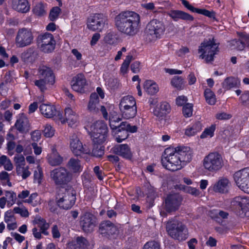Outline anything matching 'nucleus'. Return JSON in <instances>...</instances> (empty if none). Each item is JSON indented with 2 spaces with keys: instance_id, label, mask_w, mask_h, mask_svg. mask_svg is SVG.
<instances>
[{
  "instance_id": "nucleus-1",
  "label": "nucleus",
  "mask_w": 249,
  "mask_h": 249,
  "mask_svg": "<svg viewBox=\"0 0 249 249\" xmlns=\"http://www.w3.org/2000/svg\"><path fill=\"white\" fill-rule=\"evenodd\" d=\"M115 26L120 32L133 36L138 32L141 17L137 13L129 10L122 11L114 18Z\"/></svg>"
},
{
  "instance_id": "nucleus-2",
  "label": "nucleus",
  "mask_w": 249,
  "mask_h": 249,
  "mask_svg": "<svg viewBox=\"0 0 249 249\" xmlns=\"http://www.w3.org/2000/svg\"><path fill=\"white\" fill-rule=\"evenodd\" d=\"M165 31L163 21L153 19L146 25L145 29V38L149 42L155 41L161 38Z\"/></svg>"
},
{
  "instance_id": "nucleus-3",
  "label": "nucleus",
  "mask_w": 249,
  "mask_h": 249,
  "mask_svg": "<svg viewBox=\"0 0 249 249\" xmlns=\"http://www.w3.org/2000/svg\"><path fill=\"white\" fill-rule=\"evenodd\" d=\"M166 230L168 235L174 239L184 241L188 237V231L187 227L178 221L173 220L168 221Z\"/></svg>"
},
{
  "instance_id": "nucleus-4",
  "label": "nucleus",
  "mask_w": 249,
  "mask_h": 249,
  "mask_svg": "<svg viewBox=\"0 0 249 249\" xmlns=\"http://www.w3.org/2000/svg\"><path fill=\"white\" fill-rule=\"evenodd\" d=\"M203 166L205 170L212 173H216L224 166L222 155L217 152H210L202 160Z\"/></svg>"
},
{
  "instance_id": "nucleus-5",
  "label": "nucleus",
  "mask_w": 249,
  "mask_h": 249,
  "mask_svg": "<svg viewBox=\"0 0 249 249\" xmlns=\"http://www.w3.org/2000/svg\"><path fill=\"white\" fill-rule=\"evenodd\" d=\"M198 51L201 53L199 57L205 59L206 62L209 63L213 60L214 55L219 51L218 44L215 43L214 38L205 40L201 43Z\"/></svg>"
},
{
  "instance_id": "nucleus-6",
  "label": "nucleus",
  "mask_w": 249,
  "mask_h": 249,
  "mask_svg": "<svg viewBox=\"0 0 249 249\" xmlns=\"http://www.w3.org/2000/svg\"><path fill=\"white\" fill-rule=\"evenodd\" d=\"M91 138L93 142L103 143L107 137L108 128L102 121H97L90 126Z\"/></svg>"
},
{
  "instance_id": "nucleus-7",
  "label": "nucleus",
  "mask_w": 249,
  "mask_h": 249,
  "mask_svg": "<svg viewBox=\"0 0 249 249\" xmlns=\"http://www.w3.org/2000/svg\"><path fill=\"white\" fill-rule=\"evenodd\" d=\"M56 202L60 208L68 210L74 204L76 196L75 194L65 189H60L56 196Z\"/></svg>"
},
{
  "instance_id": "nucleus-8",
  "label": "nucleus",
  "mask_w": 249,
  "mask_h": 249,
  "mask_svg": "<svg viewBox=\"0 0 249 249\" xmlns=\"http://www.w3.org/2000/svg\"><path fill=\"white\" fill-rule=\"evenodd\" d=\"M169 151L168 149L165 150L164 155L167 156H164L161 159L162 165L167 170L173 172L181 169L183 166L178 155L175 152L168 153Z\"/></svg>"
},
{
  "instance_id": "nucleus-9",
  "label": "nucleus",
  "mask_w": 249,
  "mask_h": 249,
  "mask_svg": "<svg viewBox=\"0 0 249 249\" xmlns=\"http://www.w3.org/2000/svg\"><path fill=\"white\" fill-rule=\"evenodd\" d=\"M37 43L41 51L45 53L53 51L56 44L53 35L49 33L39 35L37 38Z\"/></svg>"
},
{
  "instance_id": "nucleus-10",
  "label": "nucleus",
  "mask_w": 249,
  "mask_h": 249,
  "mask_svg": "<svg viewBox=\"0 0 249 249\" xmlns=\"http://www.w3.org/2000/svg\"><path fill=\"white\" fill-rule=\"evenodd\" d=\"M34 36L30 29L22 28L17 33L15 42L18 47L23 48L31 45L33 41Z\"/></svg>"
},
{
  "instance_id": "nucleus-11",
  "label": "nucleus",
  "mask_w": 249,
  "mask_h": 249,
  "mask_svg": "<svg viewBox=\"0 0 249 249\" xmlns=\"http://www.w3.org/2000/svg\"><path fill=\"white\" fill-rule=\"evenodd\" d=\"M233 177L237 186L244 192L249 194V169L244 168L235 172Z\"/></svg>"
},
{
  "instance_id": "nucleus-12",
  "label": "nucleus",
  "mask_w": 249,
  "mask_h": 249,
  "mask_svg": "<svg viewBox=\"0 0 249 249\" xmlns=\"http://www.w3.org/2000/svg\"><path fill=\"white\" fill-rule=\"evenodd\" d=\"M51 177L56 185H64L71 179L69 172L64 167L54 169L51 172Z\"/></svg>"
},
{
  "instance_id": "nucleus-13",
  "label": "nucleus",
  "mask_w": 249,
  "mask_h": 249,
  "mask_svg": "<svg viewBox=\"0 0 249 249\" xmlns=\"http://www.w3.org/2000/svg\"><path fill=\"white\" fill-rule=\"evenodd\" d=\"M137 131V127L136 125L131 126L126 122H123L119 124V127L115 132V140L118 142H121L126 139L128 136V132L131 133L136 132Z\"/></svg>"
},
{
  "instance_id": "nucleus-14",
  "label": "nucleus",
  "mask_w": 249,
  "mask_h": 249,
  "mask_svg": "<svg viewBox=\"0 0 249 249\" xmlns=\"http://www.w3.org/2000/svg\"><path fill=\"white\" fill-rule=\"evenodd\" d=\"M79 223L83 231L89 233L93 231L96 225V218L91 213L86 212L81 215Z\"/></svg>"
},
{
  "instance_id": "nucleus-15",
  "label": "nucleus",
  "mask_w": 249,
  "mask_h": 249,
  "mask_svg": "<svg viewBox=\"0 0 249 249\" xmlns=\"http://www.w3.org/2000/svg\"><path fill=\"white\" fill-rule=\"evenodd\" d=\"M182 201V197L179 194L168 195L164 200V208L168 213L175 212L179 209Z\"/></svg>"
},
{
  "instance_id": "nucleus-16",
  "label": "nucleus",
  "mask_w": 249,
  "mask_h": 249,
  "mask_svg": "<svg viewBox=\"0 0 249 249\" xmlns=\"http://www.w3.org/2000/svg\"><path fill=\"white\" fill-rule=\"evenodd\" d=\"M107 20V18L106 15L96 13L88 18V27L92 31H101Z\"/></svg>"
},
{
  "instance_id": "nucleus-17",
  "label": "nucleus",
  "mask_w": 249,
  "mask_h": 249,
  "mask_svg": "<svg viewBox=\"0 0 249 249\" xmlns=\"http://www.w3.org/2000/svg\"><path fill=\"white\" fill-rule=\"evenodd\" d=\"M57 117L58 120H60L62 124L67 122L71 127L78 122V115L70 107L65 108L64 117L61 112L58 113Z\"/></svg>"
},
{
  "instance_id": "nucleus-18",
  "label": "nucleus",
  "mask_w": 249,
  "mask_h": 249,
  "mask_svg": "<svg viewBox=\"0 0 249 249\" xmlns=\"http://www.w3.org/2000/svg\"><path fill=\"white\" fill-rule=\"evenodd\" d=\"M70 145L71 151L75 156H80L82 153L87 154L89 152L83 147L79 138L74 134L70 139Z\"/></svg>"
},
{
  "instance_id": "nucleus-19",
  "label": "nucleus",
  "mask_w": 249,
  "mask_h": 249,
  "mask_svg": "<svg viewBox=\"0 0 249 249\" xmlns=\"http://www.w3.org/2000/svg\"><path fill=\"white\" fill-rule=\"evenodd\" d=\"M86 85V79L82 73H79L73 77L71 81V86L72 89L78 92H84L85 87Z\"/></svg>"
},
{
  "instance_id": "nucleus-20",
  "label": "nucleus",
  "mask_w": 249,
  "mask_h": 249,
  "mask_svg": "<svg viewBox=\"0 0 249 249\" xmlns=\"http://www.w3.org/2000/svg\"><path fill=\"white\" fill-rule=\"evenodd\" d=\"M175 152L180 159L183 166L192 159V152L188 147H177L175 149Z\"/></svg>"
},
{
  "instance_id": "nucleus-21",
  "label": "nucleus",
  "mask_w": 249,
  "mask_h": 249,
  "mask_svg": "<svg viewBox=\"0 0 249 249\" xmlns=\"http://www.w3.org/2000/svg\"><path fill=\"white\" fill-rule=\"evenodd\" d=\"M39 109L41 114L45 117H55V119L58 120L57 115L60 112L56 110L55 106L50 104H42L40 106Z\"/></svg>"
},
{
  "instance_id": "nucleus-22",
  "label": "nucleus",
  "mask_w": 249,
  "mask_h": 249,
  "mask_svg": "<svg viewBox=\"0 0 249 249\" xmlns=\"http://www.w3.org/2000/svg\"><path fill=\"white\" fill-rule=\"evenodd\" d=\"M231 185V182L226 177H220L218 181L213 185V190L215 192L226 193Z\"/></svg>"
},
{
  "instance_id": "nucleus-23",
  "label": "nucleus",
  "mask_w": 249,
  "mask_h": 249,
  "mask_svg": "<svg viewBox=\"0 0 249 249\" xmlns=\"http://www.w3.org/2000/svg\"><path fill=\"white\" fill-rule=\"evenodd\" d=\"M167 15L175 21H178L179 19L193 21L194 19L193 17L188 13L178 10H171L168 12Z\"/></svg>"
},
{
  "instance_id": "nucleus-24",
  "label": "nucleus",
  "mask_w": 249,
  "mask_h": 249,
  "mask_svg": "<svg viewBox=\"0 0 249 249\" xmlns=\"http://www.w3.org/2000/svg\"><path fill=\"white\" fill-rule=\"evenodd\" d=\"M100 100L98 94L95 92L90 94L88 105V110L93 113H97L100 107Z\"/></svg>"
},
{
  "instance_id": "nucleus-25",
  "label": "nucleus",
  "mask_w": 249,
  "mask_h": 249,
  "mask_svg": "<svg viewBox=\"0 0 249 249\" xmlns=\"http://www.w3.org/2000/svg\"><path fill=\"white\" fill-rule=\"evenodd\" d=\"M113 152L124 158L131 159L132 153L129 146L126 144H119L113 148Z\"/></svg>"
},
{
  "instance_id": "nucleus-26",
  "label": "nucleus",
  "mask_w": 249,
  "mask_h": 249,
  "mask_svg": "<svg viewBox=\"0 0 249 249\" xmlns=\"http://www.w3.org/2000/svg\"><path fill=\"white\" fill-rule=\"evenodd\" d=\"M38 73L48 83L53 85L55 82V78L51 69L46 66H42L38 69Z\"/></svg>"
},
{
  "instance_id": "nucleus-27",
  "label": "nucleus",
  "mask_w": 249,
  "mask_h": 249,
  "mask_svg": "<svg viewBox=\"0 0 249 249\" xmlns=\"http://www.w3.org/2000/svg\"><path fill=\"white\" fill-rule=\"evenodd\" d=\"M15 126L17 130L21 133H26L29 130V122L28 119L24 114L19 115L15 124Z\"/></svg>"
},
{
  "instance_id": "nucleus-28",
  "label": "nucleus",
  "mask_w": 249,
  "mask_h": 249,
  "mask_svg": "<svg viewBox=\"0 0 249 249\" xmlns=\"http://www.w3.org/2000/svg\"><path fill=\"white\" fill-rule=\"evenodd\" d=\"M170 107L169 104L165 102L161 103L160 105L157 106L153 110L155 116L159 119L162 120L165 115L170 112Z\"/></svg>"
},
{
  "instance_id": "nucleus-29",
  "label": "nucleus",
  "mask_w": 249,
  "mask_h": 249,
  "mask_svg": "<svg viewBox=\"0 0 249 249\" xmlns=\"http://www.w3.org/2000/svg\"><path fill=\"white\" fill-rule=\"evenodd\" d=\"M13 8L18 12L25 13L30 10V5L27 0H12Z\"/></svg>"
},
{
  "instance_id": "nucleus-30",
  "label": "nucleus",
  "mask_w": 249,
  "mask_h": 249,
  "mask_svg": "<svg viewBox=\"0 0 249 249\" xmlns=\"http://www.w3.org/2000/svg\"><path fill=\"white\" fill-rule=\"evenodd\" d=\"M89 245L88 240L82 236L77 237L75 241L69 243L68 249H87Z\"/></svg>"
},
{
  "instance_id": "nucleus-31",
  "label": "nucleus",
  "mask_w": 249,
  "mask_h": 249,
  "mask_svg": "<svg viewBox=\"0 0 249 249\" xmlns=\"http://www.w3.org/2000/svg\"><path fill=\"white\" fill-rule=\"evenodd\" d=\"M67 167L73 173H80L82 171L83 166L79 160L71 158L67 164Z\"/></svg>"
},
{
  "instance_id": "nucleus-32",
  "label": "nucleus",
  "mask_w": 249,
  "mask_h": 249,
  "mask_svg": "<svg viewBox=\"0 0 249 249\" xmlns=\"http://www.w3.org/2000/svg\"><path fill=\"white\" fill-rule=\"evenodd\" d=\"M32 222L34 225H36L40 228V231H42V234L45 235L49 234L47 230L49 228L50 225L45 219L42 218L39 215H36L34 218Z\"/></svg>"
},
{
  "instance_id": "nucleus-33",
  "label": "nucleus",
  "mask_w": 249,
  "mask_h": 249,
  "mask_svg": "<svg viewBox=\"0 0 249 249\" xmlns=\"http://www.w3.org/2000/svg\"><path fill=\"white\" fill-rule=\"evenodd\" d=\"M48 161L52 166H57L63 162V158L58 153L56 149L53 148L52 152L48 155Z\"/></svg>"
},
{
  "instance_id": "nucleus-34",
  "label": "nucleus",
  "mask_w": 249,
  "mask_h": 249,
  "mask_svg": "<svg viewBox=\"0 0 249 249\" xmlns=\"http://www.w3.org/2000/svg\"><path fill=\"white\" fill-rule=\"evenodd\" d=\"M202 128V124L200 122H196L186 129L185 134L188 136H193L200 132Z\"/></svg>"
},
{
  "instance_id": "nucleus-35",
  "label": "nucleus",
  "mask_w": 249,
  "mask_h": 249,
  "mask_svg": "<svg viewBox=\"0 0 249 249\" xmlns=\"http://www.w3.org/2000/svg\"><path fill=\"white\" fill-rule=\"evenodd\" d=\"M247 198L241 196L235 197L231 201V205L236 209L244 212L245 205L248 203Z\"/></svg>"
},
{
  "instance_id": "nucleus-36",
  "label": "nucleus",
  "mask_w": 249,
  "mask_h": 249,
  "mask_svg": "<svg viewBox=\"0 0 249 249\" xmlns=\"http://www.w3.org/2000/svg\"><path fill=\"white\" fill-rule=\"evenodd\" d=\"M122 117L126 119L134 118L137 114V110L136 107H128L119 108Z\"/></svg>"
},
{
  "instance_id": "nucleus-37",
  "label": "nucleus",
  "mask_w": 249,
  "mask_h": 249,
  "mask_svg": "<svg viewBox=\"0 0 249 249\" xmlns=\"http://www.w3.org/2000/svg\"><path fill=\"white\" fill-rule=\"evenodd\" d=\"M37 52L30 48L21 53V57L24 61H32L37 57Z\"/></svg>"
},
{
  "instance_id": "nucleus-38",
  "label": "nucleus",
  "mask_w": 249,
  "mask_h": 249,
  "mask_svg": "<svg viewBox=\"0 0 249 249\" xmlns=\"http://www.w3.org/2000/svg\"><path fill=\"white\" fill-rule=\"evenodd\" d=\"M240 84V81L238 78L232 77L227 78L222 83L223 88L229 90L233 88L238 87Z\"/></svg>"
},
{
  "instance_id": "nucleus-39",
  "label": "nucleus",
  "mask_w": 249,
  "mask_h": 249,
  "mask_svg": "<svg viewBox=\"0 0 249 249\" xmlns=\"http://www.w3.org/2000/svg\"><path fill=\"white\" fill-rule=\"evenodd\" d=\"M136 107V102L134 98L129 95L125 96L122 98L119 104V108Z\"/></svg>"
},
{
  "instance_id": "nucleus-40",
  "label": "nucleus",
  "mask_w": 249,
  "mask_h": 249,
  "mask_svg": "<svg viewBox=\"0 0 249 249\" xmlns=\"http://www.w3.org/2000/svg\"><path fill=\"white\" fill-rule=\"evenodd\" d=\"M143 86L146 92L151 95H153L159 91L158 86L151 80L146 81Z\"/></svg>"
},
{
  "instance_id": "nucleus-41",
  "label": "nucleus",
  "mask_w": 249,
  "mask_h": 249,
  "mask_svg": "<svg viewBox=\"0 0 249 249\" xmlns=\"http://www.w3.org/2000/svg\"><path fill=\"white\" fill-rule=\"evenodd\" d=\"M103 143L93 142L92 155L97 158L102 157L104 154V147L102 145Z\"/></svg>"
},
{
  "instance_id": "nucleus-42",
  "label": "nucleus",
  "mask_w": 249,
  "mask_h": 249,
  "mask_svg": "<svg viewBox=\"0 0 249 249\" xmlns=\"http://www.w3.org/2000/svg\"><path fill=\"white\" fill-rule=\"evenodd\" d=\"M2 166L4 169L7 171H11L13 169L11 160L5 155L0 157V167Z\"/></svg>"
},
{
  "instance_id": "nucleus-43",
  "label": "nucleus",
  "mask_w": 249,
  "mask_h": 249,
  "mask_svg": "<svg viewBox=\"0 0 249 249\" xmlns=\"http://www.w3.org/2000/svg\"><path fill=\"white\" fill-rule=\"evenodd\" d=\"M204 96L208 104L213 105L215 104L216 98L214 93L209 89H207L204 91Z\"/></svg>"
},
{
  "instance_id": "nucleus-44",
  "label": "nucleus",
  "mask_w": 249,
  "mask_h": 249,
  "mask_svg": "<svg viewBox=\"0 0 249 249\" xmlns=\"http://www.w3.org/2000/svg\"><path fill=\"white\" fill-rule=\"evenodd\" d=\"M105 41L109 44H115L118 42V35L114 32H109L105 37Z\"/></svg>"
},
{
  "instance_id": "nucleus-45",
  "label": "nucleus",
  "mask_w": 249,
  "mask_h": 249,
  "mask_svg": "<svg viewBox=\"0 0 249 249\" xmlns=\"http://www.w3.org/2000/svg\"><path fill=\"white\" fill-rule=\"evenodd\" d=\"M111 222L106 220L101 222L99 225V231L104 236H107V233L111 224Z\"/></svg>"
},
{
  "instance_id": "nucleus-46",
  "label": "nucleus",
  "mask_w": 249,
  "mask_h": 249,
  "mask_svg": "<svg viewBox=\"0 0 249 249\" xmlns=\"http://www.w3.org/2000/svg\"><path fill=\"white\" fill-rule=\"evenodd\" d=\"M6 198L7 199V206L11 207L15 203L17 200V195L13 191H7L5 192Z\"/></svg>"
},
{
  "instance_id": "nucleus-47",
  "label": "nucleus",
  "mask_w": 249,
  "mask_h": 249,
  "mask_svg": "<svg viewBox=\"0 0 249 249\" xmlns=\"http://www.w3.org/2000/svg\"><path fill=\"white\" fill-rule=\"evenodd\" d=\"M16 171L18 175L21 176L23 179H26L31 175L28 166H23L17 167Z\"/></svg>"
},
{
  "instance_id": "nucleus-48",
  "label": "nucleus",
  "mask_w": 249,
  "mask_h": 249,
  "mask_svg": "<svg viewBox=\"0 0 249 249\" xmlns=\"http://www.w3.org/2000/svg\"><path fill=\"white\" fill-rule=\"evenodd\" d=\"M197 13L204 15L207 17L212 18L213 20H217L216 18V13L213 11H209L205 9H199L197 11Z\"/></svg>"
},
{
  "instance_id": "nucleus-49",
  "label": "nucleus",
  "mask_w": 249,
  "mask_h": 249,
  "mask_svg": "<svg viewBox=\"0 0 249 249\" xmlns=\"http://www.w3.org/2000/svg\"><path fill=\"white\" fill-rule=\"evenodd\" d=\"M215 130V125L212 124L209 127L206 128L201 134V139H204L208 137H212L213 136Z\"/></svg>"
},
{
  "instance_id": "nucleus-50",
  "label": "nucleus",
  "mask_w": 249,
  "mask_h": 249,
  "mask_svg": "<svg viewBox=\"0 0 249 249\" xmlns=\"http://www.w3.org/2000/svg\"><path fill=\"white\" fill-rule=\"evenodd\" d=\"M243 41V40L233 39L231 41L230 45L231 47H233L234 49L238 51H243L245 48V44Z\"/></svg>"
},
{
  "instance_id": "nucleus-51",
  "label": "nucleus",
  "mask_w": 249,
  "mask_h": 249,
  "mask_svg": "<svg viewBox=\"0 0 249 249\" xmlns=\"http://www.w3.org/2000/svg\"><path fill=\"white\" fill-rule=\"evenodd\" d=\"M171 83L177 89H181L183 84V79L181 76H174L171 80Z\"/></svg>"
},
{
  "instance_id": "nucleus-52",
  "label": "nucleus",
  "mask_w": 249,
  "mask_h": 249,
  "mask_svg": "<svg viewBox=\"0 0 249 249\" xmlns=\"http://www.w3.org/2000/svg\"><path fill=\"white\" fill-rule=\"evenodd\" d=\"M33 12L37 16H42L46 13L44 5L42 3H39L36 5L33 9Z\"/></svg>"
},
{
  "instance_id": "nucleus-53",
  "label": "nucleus",
  "mask_w": 249,
  "mask_h": 249,
  "mask_svg": "<svg viewBox=\"0 0 249 249\" xmlns=\"http://www.w3.org/2000/svg\"><path fill=\"white\" fill-rule=\"evenodd\" d=\"M193 107L192 104H186L182 108V112L185 117H190L193 114Z\"/></svg>"
},
{
  "instance_id": "nucleus-54",
  "label": "nucleus",
  "mask_w": 249,
  "mask_h": 249,
  "mask_svg": "<svg viewBox=\"0 0 249 249\" xmlns=\"http://www.w3.org/2000/svg\"><path fill=\"white\" fill-rule=\"evenodd\" d=\"M61 12V9L57 6L53 7L50 12L49 18L51 21L56 20Z\"/></svg>"
},
{
  "instance_id": "nucleus-55",
  "label": "nucleus",
  "mask_w": 249,
  "mask_h": 249,
  "mask_svg": "<svg viewBox=\"0 0 249 249\" xmlns=\"http://www.w3.org/2000/svg\"><path fill=\"white\" fill-rule=\"evenodd\" d=\"M143 249H160V243L155 240L150 241L144 245Z\"/></svg>"
},
{
  "instance_id": "nucleus-56",
  "label": "nucleus",
  "mask_w": 249,
  "mask_h": 249,
  "mask_svg": "<svg viewBox=\"0 0 249 249\" xmlns=\"http://www.w3.org/2000/svg\"><path fill=\"white\" fill-rule=\"evenodd\" d=\"M54 131V129L50 124H46L44 126V129L43 130V133L46 137L50 138L53 136Z\"/></svg>"
},
{
  "instance_id": "nucleus-57",
  "label": "nucleus",
  "mask_w": 249,
  "mask_h": 249,
  "mask_svg": "<svg viewBox=\"0 0 249 249\" xmlns=\"http://www.w3.org/2000/svg\"><path fill=\"white\" fill-rule=\"evenodd\" d=\"M181 189H182L185 192L190 194L196 196H199L200 194L199 191L198 189L190 186L183 185Z\"/></svg>"
},
{
  "instance_id": "nucleus-58",
  "label": "nucleus",
  "mask_w": 249,
  "mask_h": 249,
  "mask_svg": "<svg viewBox=\"0 0 249 249\" xmlns=\"http://www.w3.org/2000/svg\"><path fill=\"white\" fill-rule=\"evenodd\" d=\"M35 85L37 87L41 92H44L47 89L46 84H48L44 79L36 80Z\"/></svg>"
},
{
  "instance_id": "nucleus-59",
  "label": "nucleus",
  "mask_w": 249,
  "mask_h": 249,
  "mask_svg": "<svg viewBox=\"0 0 249 249\" xmlns=\"http://www.w3.org/2000/svg\"><path fill=\"white\" fill-rule=\"evenodd\" d=\"M42 176L43 173L41 168L38 166L37 170H36L34 173V181L40 184L41 182Z\"/></svg>"
},
{
  "instance_id": "nucleus-60",
  "label": "nucleus",
  "mask_w": 249,
  "mask_h": 249,
  "mask_svg": "<svg viewBox=\"0 0 249 249\" xmlns=\"http://www.w3.org/2000/svg\"><path fill=\"white\" fill-rule=\"evenodd\" d=\"M241 104L246 107H249V91H245L240 96Z\"/></svg>"
},
{
  "instance_id": "nucleus-61",
  "label": "nucleus",
  "mask_w": 249,
  "mask_h": 249,
  "mask_svg": "<svg viewBox=\"0 0 249 249\" xmlns=\"http://www.w3.org/2000/svg\"><path fill=\"white\" fill-rule=\"evenodd\" d=\"M14 161L15 162L16 167H19L25 166V158L22 155H17L14 157Z\"/></svg>"
},
{
  "instance_id": "nucleus-62",
  "label": "nucleus",
  "mask_w": 249,
  "mask_h": 249,
  "mask_svg": "<svg viewBox=\"0 0 249 249\" xmlns=\"http://www.w3.org/2000/svg\"><path fill=\"white\" fill-rule=\"evenodd\" d=\"M15 213L19 214L22 217H27L29 216V212L25 208H21L19 207H15L13 209Z\"/></svg>"
},
{
  "instance_id": "nucleus-63",
  "label": "nucleus",
  "mask_w": 249,
  "mask_h": 249,
  "mask_svg": "<svg viewBox=\"0 0 249 249\" xmlns=\"http://www.w3.org/2000/svg\"><path fill=\"white\" fill-rule=\"evenodd\" d=\"M16 218L14 216V211L9 210L5 212L4 214V221L5 222H10L11 221H15Z\"/></svg>"
},
{
  "instance_id": "nucleus-64",
  "label": "nucleus",
  "mask_w": 249,
  "mask_h": 249,
  "mask_svg": "<svg viewBox=\"0 0 249 249\" xmlns=\"http://www.w3.org/2000/svg\"><path fill=\"white\" fill-rule=\"evenodd\" d=\"M93 171L99 180H102L103 179L104 174L103 170L100 169L99 166H95L93 168Z\"/></svg>"
}]
</instances>
